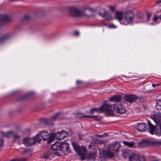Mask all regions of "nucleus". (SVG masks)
<instances>
[{
  "label": "nucleus",
  "instance_id": "nucleus-22",
  "mask_svg": "<svg viewBox=\"0 0 161 161\" xmlns=\"http://www.w3.org/2000/svg\"><path fill=\"white\" fill-rule=\"evenodd\" d=\"M115 16L116 18L120 22L123 18V13L122 12L117 11L115 13Z\"/></svg>",
  "mask_w": 161,
  "mask_h": 161
},
{
  "label": "nucleus",
  "instance_id": "nucleus-17",
  "mask_svg": "<svg viewBox=\"0 0 161 161\" xmlns=\"http://www.w3.org/2000/svg\"><path fill=\"white\" fill-rule=\"evenodd\" d=\"M103 155L110 158H112L114 156V154L109 150H104L102 152Z\"/></svg>",
  "mask_w": 161,
  "mask_h": 161
},
{
  "label": "nucleus",
  "instance_id": "nucleus-27",
  "mask_svg": "<svg viewBox=\"0 0 161 161\" xmlns=\"http://www.w3.org/2000/svg\"><path fill=\"white\" fill-rule=\"evenodd\" d=\"M76 115L77 117H86L88 118L87 116L88 115H85L84 113H77L76 114Z\"/></svg>",
  "mask_w": 161,
  "mask_h": 161
},
{
  "label": "nucleus",
  "instance_id": "nucleus-3",
  "mask_svg": "<svg viewBox=\"0 0 161 161\" xmlns=\"http://www.w3.org/2000/svg\"><path fill=\"white\" fill-rule=\"evenodd\" d=\"M40 134L39 133L32 137H26L23 139V143L26 147H29L39 142L40 141Z\"/></svg>",
  "mask_w": 161,
  "mask_h": 161
},
{
  "label": "nucleus",
  "instance_id": "nucleus-48",
  "mask_svg": "<svg viewBox=\"0 0 161 161\" xmlns=\"http://www.w3.org/2000/svg\"><path fill=\"white\" fill-rule=\"evenodd\" d=\"M139 18H140V19H141L142 18V16H140V17H138Z\"/></svg>",
  "mask_w": 161,
  "mask_h": 161
},
{
  "label": "nucleus",
  "instance_id": "nucleus-13",
  "mask_svg": "<svg viewBox=\"0 0 161 161\" xmlns=\"http://www.w3.org/2000/svg\"><path fill=\"white\" fill-rule=\"evenodd\" d=\"M69 144L66 142H64L61 143V149L60 150L63 153H68L71 151V150L69 147Z\"/></svg>",
  "mask_w": 161,
  "mask_h": 161
},
{
  "label": "nucleus",
  "instance_id": "nucleus-2",
  "mask_svg": "<svg viewBox=\"0 0 161 161\" xmlns=\"http://www.w3.org/2000/svg\"><path fill=\"white\" fill-rule=\"evenodd\" d=\"M106 105L108 107V111L110 110L112 112V114H110L108 112H106V114L109 115H113L114 114V111L117 114H123L125 113L126 109L125 107L121 104H117L113 105H109L106 104Z\"/></svg>",
  "mask_w": 161,
  "mask_h": 161
},
{
  "label": "nucleus",
  "instance_id": "nucleus-32",
  "mask_svg": "<svg viewBox=\"0 0 161 161\" xmlns=\"http://www.w3.org/2000/svg\"><path fill=\"white\" fill-rule=\"evenodd\" d=\"M3 145V140L2 137L0 136V147H2Z\"/></svg>",
  "mask_w": 161,
  "mask_h": 161
},
{
  "label": "nucleus",
  "instance_id": "nucleus-25",
  "mask_svg": "<svg viewBox=\"0 0 161 161\" xmlns=\"http://www.w3.org/2000/svg\"><path fill=\"white\" fill-rule=\"evenodd\" d=\"M87 117L88 118L92 119L93 120L95 121H100L101 119L100 116L97 115L95 116L88 115Z\"/></svg>",
  "mask_w": 161,
  "mask_h": 161
},
{
  "label": "nucleus",
  "instance_id": "nucleus-9",
  "mask_svg": "<svg viewBox=\"0 0 161 161\" xmlns=\"http://www.w3.org/2000/svg\"><path fill=\"white\" fill-rule=\"evenodd\" d=\"M125 21L128 24L132 23L134 15L133 12L131 11H128L125 14Z\"/></svg>",
  "mask_w": 161,
  "mask_h": 161
},
{
  "label": "nucleus",
  "instance_id": "nucleus-43",
  "mask_svg": "<svg viewBox=\"0 0 161 161\" xmlns=\"http://www.w3.org/2000/svg\"><path fill=\"white\" fill-rule=\"evenodd\" d=\"M156 3L157 4H159L161 3V0H158L156 1Z\"/></svg>",
  "mask_w": 161,
  "mask_h": 161
},
{
  "label": "nucleus",
  "instance_id": "nucleus-5",
  "mask_svg": "<svg viewBox=\"0 0 161 161\" xmlns=\"http://www.w3.org/2000/svg\"><path fill=\"white\" fill-rule=\"evenodd\" d=\"M41 137L47 145L50 144L54 140L53 137L49 136V133L46 131H41Z\"/></svg>",
  "mask_w": 161,
  "mask_h": 161
},
{
  "label": "nucleus",
  "instance_id": "nucleus-33",
  "mask_svg": "<svg viewBox=\"0 0 161 161\" xmlns=\"http://www.w3.org/2000/svg\"><path fill=\"white\" fill-rule=\"evenodd\" d=\"M146 14L147 17V20H149L150 19V17H151V14L150 12H147Z\"/></svg>",
  "mask_w": 161,
  "mask_h": 161
},
{
  "label": "nucleus",
  "instance_id": "nucleus-34",
  "mask_svg": "<svg viewBox=\"0 0 161 161\" xmlns=\"http://www.w3.org/2000/svg\"><path fill=\"white\" fill-rule=\"evenodd\" d=\"M158 18V17L157 16L155 15L153 18V21L155 22L157 21Z\"/></svg>",
  "mask_w": 161,
  "mask_h": 161
},
{
  "label": "nucleus",
  "instance_id": "nucleus-28",
  "mask_svg": "<svg viewBox=\"0 0 161 161\" xmlns=\"http://www.w3.org/2000/svg\"><path fill=\"white\" fill-rule=\"evenodd\" d=\"M59 115V113H57L54 114L52 116V120H54L55 119H56L58 117Z\"/></svg>",
  "mask_w": 161,
  "mask_h": 161
},
{
  "label": "nucleus",
  "instance_id": "nucleus-39",
  "mask_svg": "<svg viewBox=\"0 0 161 161\" xmlns=\"http://www.w3.org/2000/svg\"><path fill=\"white\" fill-rule=\"evenodd\" d=\"M74 35L78 36L79 35V33L78 31H75L74 32Z\"/></svg>",
  "mask_w": 161,
  "mask_h": 161
},
{
  "label": "nucleus",
  "instance_id": "nucleus-38",
  "mask_svg": "<svg viewBox=\"0 0 161 161\" xmlns=\"http://www.w3.org/2000/svg\"><path fill=\"white\" fill-rule=\"evenodd\" d=\"M147 123H148V127H152V126H154L152 124V123H151L150 121H149V120H147Z\"/></svg>",
  "mask_w": 161,
  "mask_h": 161
},
{
  "label": "nucleus",
  "instance_id": "nucleus-45",
  "mask_svg": "<svg viewBox=\"0 0 161 161\" xmlns=\"http://www.w3.org/2000/svg\"><path fill=\"white\" fill-rule=\"evenodd\" d=\"M97 136H98L99 137H104V136H103V135H98Z\"/></svg>",
  "mask_w": 161,
  "mask_h": 161
},
{
  "label": "nucleus",
  "instance_id": "nucleus-18",
  "mask_svg": "<svg viewBox=\"0 0 161 161\" xmlns=\"http://www.w3.org/2000/svg\"><path fill=\"white\" fill-rule=\"evenodd\" d=\"M146 124L144 123H138L137 130L139 131L143 132L145 131Z\"/></svg>",
  "mask_w": 161,
  "mask_h": 161
},
{
  "label": "nucleus",
  "instance_id": "nucleus-16",
  "mask_svg": "<svg viewBox=\"0 0 161 161\" xmlns=\"http://www.w3.org/2000/svg\"><path fill=\"white\" fill-rule=\"evenodd\" d=\"M121 97L119 95H116L109 98V100L111 102H119L121 100Z\"/></svg>",
  "mask_w": 161,
  "mask_h": 161
},
{
  "label": "nucleus",
  "instance_id": "nucleus-49",
  "mask_svg": "<svg viewBox=\"0 0 161 161\" xmlns=\"http://www.w3.org/2000/svg\"><path fill=\"white\" fill-rule=\"evenodd\" d=\"M152 161H158V160H153Z\"/></svg>",
  "mask_w": 161,
  "mask_h": 161
},
{
  "label": "nucleus",
  "instance_id": "nucleus-19",
  "mask_svg": "<svg viewBox=\"0 0 161 161\" xmlns=\"http://www.w3.org/2000/svg\"><path fill=\"white\" fill-rule=\"evenodd\" d=\"M22 134L21 132H19L18 134H16L14 132V135H13L14 139L15 140L20 141L21 139V137L22 136Z\"/></svg>",
  "mask_w": 161,
  "mask_h": 161
},
{
  "label": "nucleus",
  "instance_id": "nucleus-31",
  "mask_svg": "<svg viewBox=\"0 0 161 161\" xmlns=\"http://www.w3.org/2000/svg\"><path fill=\"white\" fill-rule=\"evenodd\" d=\"M28 159L27 158H18V161H27Z\"/></svg>",
  "mask_w": 161,
  "mask_h": 161
},
{
  "label": "nucleus",
  "instance_id": "nucleus-36",
  "mask_svg": "<svg viewBox=\"0 0 161 161\" xmlns=\"http://www.w3.org/2000/svg\"><path fill=\"white\" fill-rule=\"evenodd\" d=\"M50 157V155L48 154H46L45 155L43 158H44L45 159H47Z\"/></svg>",
  "mask_w": 161,
  "mask_h": 161
},
{
  "label": "nucleus",
  "instance_id": "nucleus-37",
  "mask_svg": "<svg viewBox=\"0 0 161 161\" xmlns=\"http://www.w3.org/2000/svg\"><path fill=\"white\" fill-rule=\"evenodd\" d=\"M110 10L112 11H114L115 10V7L114 6H109V7Z\"/></svg>",
  "mask_w": 161,
  "mask_h": 161
},
{
  "label": "nucleus",
  "instance_id": "nucleus-14",
  "mask_svg": "<svg viewBox=\"0 0 161 161\" xmlns=\"http://www.w3.org/2000/svg\"><path fill=\"white\" fill-rule=\"evenodd\" d=\"M52 125H53V123L50 120L41 119V127H43Z\"/></svg>",
  "mask_w": 161,
  "mask_h": 161
},
{
  "label": "nucleus",
  "instance_id": "nucleus-29",
  "mask_svg": "<svg viewBox=\"0 0 161 161\" xmlns=\"http://www.w3.org/2000/svg\"><path fill=\"white\" fill-rule=\"evenodd\" d=\"M76 83H77V85L78 87H81V86L83 85V83L82 81H79V80H77V81Z\"/></svg>",
  "mask_w": 161,
  "mask_h": 161
},
{
  "label": "nucleus",
  "instance_id": "nucleus-35",
  "mask_svg": "<svg viewBox=\"0 0 161 161\" xmlns=\"http://www.w3.org/2000/svg\"><path fill=\"white\" fill-rule=\"evenodd\" d=\"M161 86V84H160V83H158V84H152V86L153 87H156L158 86Z\"/></svg>",
  "mask_w": 161,
  "mask_h": 161
},
{
  "label": "nucleus",
  "instance_id": "nucleus-47",
  "mask_svg": "<svg viewBox=\"0 0 161 161\" xmlns=\"http://www.w3.org/2000/svg\"><path fill=\"white\" fill-rule=\"evenodd\" d=\"M8 19V17H7V16H5L4 17V19Z\"/></svg>",
  "mask_w": 161,
  "mask_h": 161
},
{
  "label": "nucleus",
  "instance_id": "nucleus-1",
  "mask_svg": "<svg viewBox=\"0 0 161 161\" xmlns=\"http://www.w3.org/2000/svg\"><path fill=\"white\" fill-rule=\"evenodd\" d=\"M68 9L69 13L72 16L75 17L84 16L89 17L91 16L86 14L85 13V11L88 10L91 13H92L94 10L93 9L88 7H84L83 10L82 11H80L77 8L73 7H69Z\"/></svg>",
  "mask_w": 161,
  "mask_h": 161
},
{
  "label": "nucleus",
  "instance_id": "nucleus-11",
  "mask_svg": "<svg viewBox=\"0 0 161 161\" xmlns=\"http://www.w3.org/2000/svg\"><path fill=\"white\" fill-rule=\"evenodd\" d=\"M129 161H145V158L143 156L140 157L138 155L132 153L129 156Z\"/></svg>",
  "mask_w": 161,
  "mask_h": 161
},
{
  "label": "nucleus",
  "instance_id": "nucleus-12",
  "mask_svg": "<svg viewBox=\"0 0 161 161\" xmlns=\"http://www.w3.org/2000/svg\"><path fill=\"white\" fill-rule=\"evenodd\" d=\"M108 147L110 149L118 152L121 145L119 142H116L108 144Z\"/></svg>",
  "mask_w": 161,
  "mask_h": 161
},
{
  "label": "nucleus",
  "instance_id": "nucleus-4",
  "mask_svg": "<svg viewBox=\"0 0 161 161\" xmlns=\"http://www.w3.org/2000/svg\"><path fill=\"white\" fill-rule=\"evenodd\" d=\"M72 144L75 151L80 156L81 160H85L87 153L86 148L83 146H80L75 142H72Z\"/></svg>",
  "mask_w": 161,
  "mask_h": 161
},
{
  "label": "nucleus",
  "instance_id": "nucleus-7",
  "mask_svg": "<svg viewBox=\"0 0 161 161\" xmlns=\"http://www.w3.org/2000/svg\"><path fill=\"white\" fill-rule=\"evenodd\" d=\"M161 142H159L151 141L148 140H143L138 142L137 144L140 147H144L147 146H155L160 145Z\"/></svg>",
  "mask_w": 161,
  "mask_h": 161
},
{
  "label": "nucleus",
  "instance_id": "nucleus-30",
  "mask_svg": "<svg viewBox=\"0 0 161 161\" xmlns=\"http://www.w3.org/2000/svg\"><path fill=\"white\" fill-rule=\"evenodd\" d=\"M28 152L29 150L28 149H24L21 152V154L23 155H25Z\"/></svg>",
  "mask_w": 161,
  "mask_h": 161
},
{
  "label": "nucleus",
  "instance_id": "nucleus-6",
  "mask_svg": "<svg viewBox=\"0 0 161 161\" xmlns=\"http://www.w3.org/2000/svg\"><path fill=\"white\" fill-rule=\"evenodd\" d=\"M108 107L107 105H106V104L103 105L101 107L98 108H93L89 110V112L91 114H93L95 112H98L99 111L101 113L103 112H108L110 114H112V112L110 110L109 111H108Z\"/></svg>",
  "mask_w": 161,
  "mask_h": 161
},
{
  "label": "nucleus",
  "instance_id": "nucleus-20",
  "mask_svg": "<svg viewBox=\"0 0 161 161\" xmlns=\"http://www.w3.org/2000/svg\"><path fill=\"white\" fill-rule=\"evenodd\" d=\"M14 131H10L6 132H1L3 135L7 137H11L13 136Z\"/></svg>",
  "mask_w": 161,
  "mask_h": 161
},
{
  "label": "nucleus",
  "instance_id": "nucleus-15",
  "mask_svg": "<svg viewBox=\"0 0 161 161\" xmlns=\"http://www.w3.org/2000/svg\"><path fill=\"white\" fill-rule=\"evenodd\" d=\"M61 143L59 142H56L51 146L52 149L54 151H60Z\"/></svg>",
  "mask_w": 161,
  "mask_h": 161
},
{
  "label": "nucleus",
  "instance_id": "nucleus-8",
  "mask_svg": "<svg viewBox=\"0 0 161 161\" xmlns=\"http://www.w3.org/2000/svg\"><path fill=\"white\" fill-rule=\"evenodd\" d=\"M68 135L67 132L62 130L60 131L57 132L53 134L52 136L57 139L62 140L67 137Z\"/></svg>",
  "mask_w": 161,
  "mask_h": 161
},
{
  "label": "nucleus",
  "instance_id": "nucleus-23",
  "mask_svg": "<svg viewBox=\"0 0 161 161\" xmlns=\"http://www.w3.org/2000/svg\"><path fill=\"white\" fill-rule=\"evenodd\" d=\"M149 132L151 134L153 135L154 133L156 135V132H159V129L156 130V128L155 126H152L149 127Z\"/></svg>",
  "mask_w": 161,
  "mask_h": 161
},
{
  "label": "nucleus",
  "instance_id": "nucleus-21",
  "mask_svg": "<svg viewBox=\"0 0 161 161\" xmlns=\"http://www.w3.org/2000/svg\"><path fill=\"white\" fill-rule=\"evenodd\" d=\"M99 15L102 16V17H106L107 15H108V17H106V19L107 20L110 21L111 20L112 16L110 14H109L108 12L106 11H105L103 14H101V13H99Z\"/></svg>",
  "mask_w": 161,
  "mask_h": 161
},
{
  "label": "nucleus",
  "instance_id": "nucleus-46",
  "mask_svg": "<svg viewBox=\"0 0 161 161\" xmlns=\"http://www.w3.org/2000/svg\"><path fill=\"white\" fill-rule=\"evenodd\" d=\"M158 19L161 20V14L159 16Z\"/></svg>",
  "mask_w": 161,
  "mask_h": 161
},
{
  "label": "nucleus",
  "instance_id": "nucleus-50",
  "mask_svg": "<svg viewBox=\"0 0 161 161\" xmlns=\"http://www.w3.org/2000/svg\"><path fill=\"white\" fill-rule=\"evenodd\" d=\"M160 83L161 84V83Z\"/></svg>",
  "mask_w": 161,
  "mask_h": 161
},
{
  "label": "nucleus",
  "instance_id": "nucleus-26",
  "mask_svg": "<svg viewBox=\"0 0 161 161\" xmlns=\"http://www.w3.org/2000/svg\"><path fill=\"white\" fill-rule=\"evenodd\" d=\"M123 143L124 144L128 147H132L134 146V143L133 142H128L126 141H123Z\"/></svg>",
  "mask_w": 161,
  "mask_h": 161
},
{
  "label": "nucleus",
  "instance_id": "nucleus-42",
  "mask_svg": "<svg viewBox=\"0 0 161 161\" xmlns=\"http://www.w3.org/2000/svg\"><path fill=\"white\" fill-rule=\"evenodd\" d=\"M109 27L111 28H115L116 27L114 26V25L112 24L110 25Z\"/></svg>",
  "mask_w": 161,
  "mask_h": 161
},
{
  "label": "nucleus",
  "instance_id": "nucleus-41",
  "mask_svg": "<svg viewBox=\"0 0 161 161\" xmlns=\"http://www.w3.org/2000/svg\"><path fill=\"white\" fill-rule=\"evenodd\" d=\"M8 161H18V158H13L9 160Z\"/></svg>",
  "mask_w": 161,
  "mask_h": 161
},
{
  "label": "nucleus",
  "instance_id": "nucleus-10",
  "mask_svg": "<svg viewBox=\"0 0 161 161\" xmlns=\"http://www.w3.org/2000/svg\"><path fill=\"white\" fill-rule=\"evenodd\" d=\"M124 98L125 101L131 103L135 102L138 97L134 94H127L124 95Z\"/></svg>",
  "mask_w": 161,
  "mask_h": 161
},
{
  "label": "nucleus",
  "instance_id": "nucleus-24",
  "mask_svg": "<svg viewBox=\"0 0 161 161\" xmlns=\"http://www.w3.org/2000/svg\"><path fill=\"white\" fill-rule=\"evenodd\" d=\"M155 107L157 110H161V99L156 100Z\"/></svg>",
  "mask_w": 161,
  "mask_h": 161
},
{
  "label": "nucleus",
  "instance_id": "nucleus-44",
  "mask_svg": "<svg viewBox=\"0 0 161 161\" xmlns=\"http://www.w3.org/2000/svg\"><path fill=\"white\" fill-rule=\"evenodd\" d=\"M103 135L104 136H107L108 135V134L107 133H105L103 134Z\"/></svg>",
  "mask_w": 161,
  "mask_h": 161
},
{
  "label": "nucleus",
  "instance_id": "nucleus-40",
  "mask_svg": "<svg viewBox=\"0 0 161 161\" xmlns=\"http://www.w3.org/2000/svg\"><path fill=\"white\" fill-rule=\"evenodd\" d=\"M40 11H39L36 12L35 13V15L36 16L39 15Z\"/></svg>",
  "mask_w": 161,
  "mask_h": 161
}]
</instances>
